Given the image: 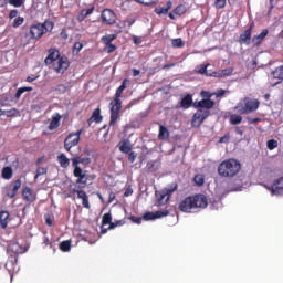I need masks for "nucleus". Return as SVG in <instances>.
<instances>
[{
  "label": "nucleus",
  "mask_w": 283,
  "mask_h": 283,
  "mask_svg": "<svg viewBox=\"0 0 283 283\" xmlns=\"http://www.w3.org/2000/svg\"><path fill=\"white\" fill-rule=\"evenodd\" d=\"M226 7H227V0H216L214 1V8H217V10H222Z\"/></svg>",
  "instance_id": "obj_40"
},
{
  "label": "nucleus",
  "mask_w": 283,
  "mask_h": 283,
  "mask_svg": "<svg viewBox=\"0 0 283 283\" xmlns=\"http://www.w3.org/2000/svg\"><path fill=\"white\" fill-rule=\"evenodd\" d=\"M169 216V210H158L156 212H146L143 216L144 220H158L159 218H165Z\"/></svg>",
  "instance_id": "obj_15"
},
{
  "label": "nucleus",
  "mask_w": 283,
  "mask_h": 283,
  "mask_svg": "<svg viewBox=\"0 0 283 283\" xmlns=\"http://www.w3.org/2000/svg\"><path fill=\"white\" fill-rule=\"evenodd\" d=\"M242 123V116L238 114H233L230 116V124L231 125H240Z\"/></svg>",
  "instance_id": "obj_36"
},
{
  "label": "nucleus",
  "mask_w": 283,
  "mask_h": 283,
  "mask_svg": "<svg viewBox=\"0 0 283 283\" xmlns=\"http://www.w3.org/2000/svg\"><path fill=\"white\" fill-rule=\"evenodd\" d=\"M174 191H178L177 182H172L167 188H164L160 191H156L158 206L163 207V205H167V202H169V198H171Z\"/></svg>",
  "instance_id": "obj_8"
},
{
  "label": "nucleus",
  "mask_w": 283,
  "mask_h": 283,
  "mask_svg": "<svg viewBox=\"0 0 283 283\" xmlns=\"http://www.w3.org/2000/svg\"><path fill=\"white\" fill-rule=\"evenodd\" d=\"M25 19L23 17H18L13 21V28H19L20 25H23Z\"/></svg>",
  "instance_id": "obj_41"
},
{
  "label": "nucleus",
  "mask_w": 283,
  "mask_h": 283,
  "mask_svg": "<svg viewBox=\"0 0 283 283\" xmlns=\"http://www.w3.org/2000/svg\"><path fill=\"white\" fill-rule=\"evenodd\" d=\"M127 85H129V80L124 78L120 86L115 92L114 99L109 103L111 127H114V125H116V123L118 122V118H120V109H123V101H120V96H123V93L125 92V90H127Z\"/></svg>",
  "instance_id": "obj_2"
},
{
  "label": "nucleus",
  "mask_w": 283,
  "mask_h": 283,
  "mask_svg": "<svg viewBox=\"0 0 283 283\" xmlns=\"http://www.w3.org/2000/svg\"><path fill=\"white\" fill-rule=\"evenodd\" d=\"M33 90L34 88L32 86H22V87L18 88L14 94V101H20L21 96H23V94H25V92H33Z\"/></svg>",
  "instance_id": "obj_28"
},
{
  "label": "nucleus",
  "mask_w": 283,
  "mask_h": 283,
  "mask_svg": "<svg viewBox=\"0 0 283 283\" xmlns=\"http://www.w3.org/2000/svg\"><path fill=\"white\" fill-rule=\"evenodd\" d=\"M45 65H52L54 72L57 74H65L70 67V61L66 56H61V51L50 49L49 55L44 60Z\"/></svg>",
  "instance_id": "obj_3"
},
{
  "label": "nucleus",
  "mask_w": 283,
  "mask_h": 283,
  "mask_svg": "<svg viewBox=\"0 0 283 283\" xmlns=\"http://www.w3.org/2000/svg\"><path fill=\"white\" fill-rule=\"evenodd\" d=\"M22 198L25 202H29V205H32L36 200V195L30 187H24L22 189Z\"/></svg>",
  "instance_id": "obj_16"
},
{
  "label": "nucleus",
  "mask_w": 283,
  "mask_h": 283,
  "mask_svg": "<svg viewBox=\"0 0 283 283\" xmlns=\"http://www.w3.org/2000/svg\"><path fill=\"white\" fill-rule=\"evenodd\" d=\"M18 14H19V11L17 9H13L9 13V19H15V17H18Z\"/></svg>",
  "instance_id": "obj_55"
},
{
  "label": "nucleus",
  "mask_w": 283,
  "mask_h": 283,
  "mask_svg": "<svg viewBox=\"0 0 283 283\" xmlns=\"http://www.w3.org/2000/svg\"><path fill=\"white\" fill-rule=\"evenodd\" d=\"M270 85L275 87V85H280L283 81V65L276 67L274 71L271 72L269 76Z\"/></svg>",
  "instance_id": "obj_12"
},
{
  "label": "nucleus",
  "mask_w": 283,
  "mask_h": 283,
  "mask_svg": "<svg viewBox=\"0 0 283 283\" xmlns=\"http://www.w3.org/2000/svg\"><path fill=\"white\" fill-rule=\"evenodd\" d=\"M269 36V29H263L260 34L254 35L252 38V43L255 48H260L262 45V41Z\"/></svg>",
  "instance_id": "obj_18"
},
{
  "label": "nucleus",
  "mask_w": 283,
  "mask_h": 283,
  "mask_svg": "<svg viewBox=\"0 0 283 283\" xmlns=\"http://www.w3.org/2000/svg\"><path fill=\"white\" fill-rule=\"evenodd\" d=\"M123 224H125V220H117L108 226V230L116 229V227H123Z\"/></svg>",
  "instance_id": "obj_44"
},
{
  "label": "nucleus",
  "mask_w": 283,
  "mask_h": 283,
  "mask_svg": "<svg viewBox=\"0 0 283 283\" xmlns=\"http://www.w3.org/2000/svg\"><path fill=\"white\" fill-rule=\"evenodd\" d=\"M71 163L73 168L81 167L78 165H83V167H90V165H92V158L76 156L71 158Z\"/></svg>",
  "instance_id": "obj_14"
},
{
  "label": "nucleus",
  "mask_w": 283,
  "mask_h": 283,
  "mask_svg": "<svg viewBox=\"0 0 283 283\" xmlns=\"http://www.w3.org/2000/svg\"><path fill=\"white\" fill-rule=\"evenodd\" d=\"M55 90L61 94H65V92H67V86H65L64 84H59Z\"/></svg>",
  "instance_id": "obj_50"
},
{
  "label": "nucleus",
  "mask_w": 283,
  "mask_h": 283,
  "mask_svg": "<svg viewBox=\"0 0 283 283\" xmlns=\"http://www.w3.org/2000/svg\"><path fill=\"white\" fill-rule=\"evenodd\" d=\"M1 176L4 180L12 179V176H13L12 167L7 166V167L2 168Z\"/></svg>",
  "instance_id": "obj_32"
},
{
  "label": "nucleus",
  "mask_w": 283,
  "mask_h": 283,
  "mask_svg": "<svg viewBox=\"0 0 283 283\" xmlns=\"http://www.w3.org/2000/svg\"><path fill=\"white\" fill-rule=\"evenodd\" d=\"M54 30V22L44 21L43 23L32 24L29 29V36L33 41H39L46 32H52Z\"/></svg>",
  "instance_id": "obj_6"
},
{
  "label": "nucleus",
  "mask_w": 283,
  "mask_h": 283,
  "mask_svg": "<svg viewBox=\"0 0 283 283\" xmlns=\"http://www.w3.org/2000/svg\"><path fill=\"white\" fill-rule=\"evenodd\" d=\"M42 160H45V156H41V157H39V158L36 159V161H35L36 167H39V165H41V161H42Z\"/></svg>",
  "instance_id": "obj_61"
},
{
  "label": "nucleus",
  "mask_w": 283,
  "mask_h": 283,
  "mask_svg": "<svg viewBox=\"0 0 283 283\" xmlns=\"http://www.w3.org/2000/svg\"><path fill=\"white\" fill-rule=\"evenodd\" d=\"M73 176L74 178H77L75 184L81 185L80 186L81 189L87 187V180H90V177L87 176V174H85L83 168L81 167L73 168Z\"/></svg>",
  "instance_id": "obj_10"
},
{
  "label": "nucleus",
  "mask_w": 283,
  "mask_h": 283,
  "mask_svg": "<svg viewBox=\"0 0 283 283\" xmlns=\"http://www.w3.org/2000/svg\"><path fill=\"white\" fill-rule=\"evenodd\" d=\"M114 200H116V195L114 191H111L108 195V202H114Z\"/></svg>",
  "instance_id": "obj_56"
},
{
  "label": "nucleus",
  "mask_w": 283,
  "mask_h": 283,
  "mask_svg": "<svg viewBox=\"0 0 283 283\" xmlns=\"http://www.w3.org/2000/svg\"><path fill=\"white\" fill-rule=\"evenodd\" d=\"M168 138H169V129H167L164 125H160L158 140H167Z\"/></svg>",
  "instance_id": "obj_30"
},
{
  "label": "nucleus",
  "mask_w": 283,
  "mask_h": 283,
  "mask_svg": "<svg viewBox=\"0 0 283 283\" xmlns=\"http://www.w3.org/2000/svg\"><path fill=\"white\" fill-rule=\"evenodd\" d=\"M243 103H239L235 106L238 114H251L252 112H256L260 107V101L251 99L250 97H245Z\"/></svg>",
  "instance_id": "obj_7"
},
{
  "label": "nucleus",
  "mask_w": 283,
  "mask_h": 283,
  "mask_svg": "<svg viewBox=\"0 0 283 283\" xmlns=\"http://www.w3.org/2000/svg\"><path fill=\"white\" fill-rule=\"evenodd\" d=\"M253 28H255V23L252 22L245 31L250 32V34H253Z\"/></svg>",
  "instance_id": "obj_60"
},
{
  "label": "nucleus",
  "mask_w": 283,
  "mask_h": 283,
  "mask_svg": "<svg viewBox=\"0 0 283 283\" xmlns=\"http://www.w3.org/2000/svg\"><path fill=\"white\" fill-rule=\"evenodd\" d=\"M23 0H9V4L13 6V8H21L23 6Z\"/></svg>",
  "instance_id": "obj_46"
},
{
  "label": "nucleus",
  "mask_w": 283,
  "mask_h": 283,
  "mask_svg": "<svg viewBox=\"0 0 283 283\" xmlns=\"http://www.w3.org/2000/svg\"><path fill=\"white\" fill-rule=\"evenodd\" d=\"M184 45L182 39L177 38L172 40V48H184Z\"/></svg>",
  "instance_id": "obj_45"
},
{
  "label": "nucleus",
  "mask_w": 283,
  "mask_h": 283,
  "mask_svg": "<svg viewBox=\"0 0 283 283\" xmlns=\"http://www.w3.org/2000/svg\"><path fill=\"white\" fill-rule=\"evenodd\" d=\"M102 224L103 227H105V224H109V227L112 226V213L107 212L103 216Z\"/></svg>",
  "instance_id": "obj_37"
},
{
  "label": "nucleus",
  "mask_w": 283,
  "mask_h": 283,
  "mask_svg": "<svg viewBox=\"0 0 283 283\" xmlns=\"http://www.w3.org/2000/svg\"><path fill=\"white\" fill-rule=\"evenodd\" d=\"M209 206V200L205 195H195L190 197H186L179 203V210L184 213H191L193 209H207Z\"/></svg>",
  "instance_id": "obj_4"
},
{
  "label": "nucleus",
  "mask_w": 283,
  "mask_h": 283,
  "mask_svg": "<svg viewBox=\"0 0 283 283\" xmlns=\"http://www.w3.org/2000/svg\"><path fill=\"white\" fill-rule=\"evenodd\" d=\"M171 67H176V63H169V64H165L161 69L164 70H169Z\"/></svg>",
  "instance_id": "obj_59"
},
{
  "label": "nucleus",
  "mask_w": 283,
  "mask_h": 283,
  "mask_svg": "<svg viewBox=\"0 0 283 283\" xmlns=\"http://www.w3.org/2000/svg\"><path fill=\"white\" fill-rule=\"evenodd\" d=\"M217 171L221 178H235L242 171V164L238 159H226L219 164Z\"/></svg>",
  "instance_id": "obj_5"
},
{
  "label": "nucleus",
  "mask_w": 283,
  "mask_h": 283,
  "mask_svg": "<svg viewBox=\"0 0 283 283\" xmlns=\"http://www.w3.org/2000/svg\"><path fill=\"white\" fill-rule=\"evenodd\" d=\"M93 123H103V116L101 115V108H95L91 118L88 119V125Z\"/></svg>",
  "instance_id": "obj_25"
},
{
  "label": "nucleus",
  "mask_w": 283,
  "mask_h": 283,
  "mask_svg": "<svg viewBox=\"0 0 283 283\" xmlns=\"http://www.w3.org/2000/svg\"><path fill=\"white\" fill-rule=\"evenodd\" d=\"M229 138H231V135L227 133L223 137L219 138L220 144L229 143Z\"/></svg>",
  "instance_id": "obj_51"
},
{
  "label": "nucleus",
  "mask_w": 283,
  "mask_h": 283,
  "mask_svg": "<svg viewBox=\"0 0 283 283\" xmlns=\"http://www.w3.org/2000/svg\"><path fill=\"white\" fill-rule=\"evenodd\" d=\"M137 3H142V6H154L158 0H135Z\"/></svg>",
  "instance_id": "obj_47"
},
{
  "label": "nucleus",
  "mask_w": 283,
  "mask_h": 283,
  "mask_svg": "<svg viewBox=\"0 0 283 283\" xmlns=\"http://www.w3.org/2000/svg\"><path fill=\"white\" fill-rule=\"evenodd\" d=\"M265 189L272 193V196H283V177L274 180L272 185H264Z\"/></svg>",
  "instance_id": "obj_11"
},
{
  "label": "nucleus",
  "mask_w": 283,
  "mask_h": 283,
  "mask_svg": "<svg viewBox=\"0 0 283 283\" xmlns=\"http://www.w3.org/2000/svg\"><path fill=\"white\" fill-rule=\"evenodd\" d=\"M209 64H207V65H202L201 67H200V70H199V74H207V75H209V73H207V66H208Z\"/></svg>",
  "instance_id": "obj_57"
},
{
  "label": "nucleus",
  "mask_w": 283,
  "mask_h": 283,
  "mask_svg": "<svg viewBox=\"0 0 283 283\" xmlns=\"http://www.w3.org/2000/svg\"><path fill=\"white\" fill-rule=\"evenodd\" d=\"M81 134H83V130H77L76 133H71L67 135V137L64 139V149L70 154L72 151V147H76L78 143H81Z\"/></svg>",
  "instance_id": "obj_9"
},
{
  "label": "nucleus",
  "mask_w": 283,
  "mask_h": 283,
  "mask_svg": "<svg viewBox=\"0 0 283 283\" xmlns=\"http://www.w3.org/2000/svg\"><path fill=\"white\" fill-rule=\"evenodd\" d=\"M133 42L135 43V45H140V43H143V40H140V38L138 36H133Z\"/></svg>",
  "instance_id": "obj_58"
},
{
  "label": "nucleus",
  "mask_w": 283,
  "mask_h": 283,
  "mask_svg": "<svg viewBox=\"0 0 283 283\" xmlns=\"http://www.w3.org/2000/svg\"><path fill=\"white\" fill-rule=\"evenodd\" d=\"M133 76H140V70L134 69Z\"/></svg>",
  "instance_id": "obj_64"
},
{
  "label": "nucleus",
  "mask_w": 283,
  "mask_h": 283,
  "mask_svg": "<svg viewBox=\"0 0 283 283\" xmlns=\"http://www.w3.org/2000/svg\"><path fill=\"white\" fill-rule=\"evenodd\" d=\"M61 118H63V116H61V114L59 113L52 116V120L49 125L50 132H54V129H59V127L61 126Z\"/></svg>",
  "instance_id": "obj_19"
},
{
  "label": "nucleus",
  "mask_w": 283,
  "mask_h": 283,
  "mask_svg": "<svg viewBox=\"0 0 283 283\" xmlns=\"http://www.w3.org/2000/svg\"><path fill=\"white\" fill-rule=\"evenodd\" d=\"M72 193H77V198L82 200V205L85 209H90V197L87 196V192L85 190H77L74 188L72 190Z\"/></svg>",
  "instance_id": "obj_17"
},
{
  "label": "nucleus",
  "mask_w": 283,
  "mask_h": 283,
  "mask_svg": "<svg viewBox=\"0 0 283 283\" xmlns=\"http://www.w3.org/2000/svg\"><path fill=\"white\" fill-rule=\"evenodd\" d=\"M193 105V97L190 94L184 96L180 101L179 107L182 109H189Z\"/></svg>",
  "instance_id": "obj_20"
},
{
  "label": "nucleus",
  "mask_w": 283,
  "mask_h": 283,
  "mask_svg": "<svg viewBox=\"0 0 283 283\" xmlns=\"http://www.w3.org/2000/svg\"><path fill=\"white\" fill-rule=\"evenodd\" d=\"M118 147L122 154H129L132 151V143L129 142V139H122L118 143Z\"/></svg>",
  "instance_id": "obj_22"
},
{
  "label": "nucleus",
  "mask_w": 283,
  "mask_h": 283,
  "mask_svg": "<svg viewBox=\"0 0 283 283\" xmlns=\"http://www.w3.org/2000/svg\"><path fill=\"white\" fill-rule=\"evenodd\" d=\"M266 147L270 151H273V149H277V140H275V139L268 140Z\"/></svg>",
  "instance_id": "obj_38"
},
{
  "label": "nucleus",
  "mask_w": 283,
  "mask_h": 283,
  "mask_svg": "<svg viewBox=\"0 0 283 283\" xmlns=\"http://www.w3.org/2000/svg\"><path fill=\"white\" fill-rule=\"evenodd\" d=\"M187 13V7H185V4H178L175 9H174V14H176L177 17H182V14Z\"/></svg>",
  "instance_id": "obj_33"
},
{
  "label": "nucleus",
  "mask_w": 283,
  "mask_h": 283,
  "mask_svg": "<svg viewBox=\"0 0 283 283\" xmlns=\"http://www.w3.org/2000/svg\"><path fill=\"white\" fill-rule=\"evenodd\" d=\"M86 14L90 17V14H94V7L90 9H85Z\"/></svg>",
  "instance_id": "obj_62"
},
{
  "label": "nucleus",
  "mask_w": 283,
  "mask_h": 283,
  "mask_svg": "<svg viewBox=\"0 0 283 283\" xmlns=\"http://www.w3.org/2000/svg\"><path fill=\"white\" fill-rule=\"evenodd\" d=\"M261 120H262V119L259 118V117H255V118L249 117V118H248V123H249L250 125H255V123H260Z\"/></svg>",
  "instance_id": "obj_54"
},
{
  "label": "nucleus",
  "mask_w": 283,
  "mask_h": 283,
  "mask_svg": "<svg viewBox=\"0 0 283 283\" xmlns=\"http://www.w3.org/2000/svg\"><path fill=\"white\" fill-rule=\"evenodd\" d=\"M102 17V23L104 25H114L116 23V13L112 11V9H104L101 13Z\"/></svg>",
  "instance_id": "obj_13"
},
{
  "label": "nucleus",
  "mask_w": 283,
  "mask_h": 283,
  "mask_svg": "<svg viewBox=\"0 0 283 283\" xmlns=\"http://www.w3.org/2000/svg\"><path fill=\"white\" fill-rule=\"evenodd\" d=\"M60 249H61L64 253H67V251H71V249H72V241H70V240L62 241V242L60 243Z\"/></svg>",
  "instance_id": "obj_34"
},
{
  "label": "nucleus",
  "mask_w": 283,
  "mask_h": 283,
  "mask_svg": "<svg viewBox=\"0 0 283 283\" xmlns=\"http://www.w3.org/2000/svg\"><path fill=\"white\" fill-rule=\"evenodd\" d=\"M129 220H130L132 222H134V224H142V223H143V218H140V217L130 216V217H129Z\"/></svg>",
  "instance_id": "obj_49"
},
{
  "label": "nucleus",
  "mask_w": 283,
  "mask_h": 283,
  "mask_svg": "<svg viewBox=\"0 0 283 283\" xmlns=\"http://www.w3.org/2000/svg\"><path fill=\"white\" fill-rule=\"evenodd\" d=\"M70 160L72 159L67 158V155H65L64 153L57 156V163L60 167H62V169H67V167H70Z\"/></svg>",
  "instance_id": "obj_26"
},
{
  "label": "nucleus",
  "mask_w": 283,
  "mask_h": 283,
  "mask_svg": "<svg viewBox=\"0 0 283 283\" xmlns=\"http://www.w3.org/2000/svg\"><path fill=\"white\" fill-rule=\"evenodd\" d=\"M115 39H116V34H108V35L102 36L101 41L102 43H104V45H109L112 41H115Z\"/></svg>",
  "instance_id": "obj_35"
},
{
  "label": "nucleus",
  "mask_w": 283,
  "mask_h": 283,
  "mask_svg": "<svg viewBox=\"0 0 283 283\" xmlns=\"http://www.w3.org/2000/svg\"><path fill=\"white\" fill-rule=\"evenodd\" d=\"M8 251H11V253H15L19 255L20 253H23V248L19 245L18 242H10L8 245Z\"/></svg>",
  "instance_id": "obj_29"
},
{
  "label": "nucleus",
  "mask_w": 283,
  "mask_h": 283,
  "mask_svg": "<svg viewBox=\"0 0 283 283\" xmlns=\"http://www.w3.org/2000/svg\"><path fill=\"white\" fill-rule=\"evenodd\" d=\"M21 179H17L15 181H13V188L11 189V191L7 192L8 198H17V193H19V189H21Z\"/></svg>",
  "instance_id": "obj_23"
},
{
  "label": "nucleus",
  "mask_w": 283,
  "mask_h": 283,
  "mask_svg": "<svg viewBox=\"0 0 283 283\" xmlns=\"http://www.w3.org/2000/svg\"><path fill=\"white\" fill-rule=\"evenodd\" d=\"M128 160L129 163H136V153L134 151L128 153Z\"/></svg>",
  "instance_id": "obj_53"
},
{
  "label": "nucleus",
  "mask_w": 283,
  "mask_h": 283,
  "mask_svg": "<svg viewBox=\"0 0 283 283\" xmlns=\"http://www.w3.org/2000/svg\"><path fill=\"white\" fill-rule=\"evenodd\" d=\"M36 78V76L32 77V76H28L25 82L27 83H34V80Z\"/></svg>",
  "instance_id": "obj_63"
},
{
  "label": "nucleus",
  "mask_w": 283,
  "mask_h": 283,
  "mask_svg": "<svg viewBox=\"0 0 283 283\" xmlns=\"http://www.w3.org/2000/svg\"><path fill=\"white\" fill-rule=\"evenodd\" d=\"M83 50V43L75 42L73 45V54H78Z\"/></svg>",
  "instance_id": "obj_43"
},
{
  "label": "nucleus",
  "mask_w": 283,
  "mask_h": 283,
  "mask_svg": "<svg viewBox=\"0 0 283 283\" xmlns=\"http://www.w3.org/2000/svg\"><path fill=\"white\" fill-rule=\"evenodd\" d=\"M45 174H48V168L38 166L36 174H35V180H36V178H39V176H45Z\"/></svg>",
  "instance_id": "obj_42"
},
{
  "label": "nucleus",
  "mask_w": 283,
  "mask_h": 283,
  "mask_svg": "<svg viewBox=\"0 0 283 283\" xmlns=\"http://www.w3.org/2000/svg\"><path fill=\"white\" fill-rule=\"evenodd\" d=\"M193 180L198 185V187H202V185H205V176L203 175H196Z\"/></svg>",
  "instance_id": "obj_39"
},
{
  "label": "nucleus",
  "mask_w": 283,
  "mask_h": 283,
  "mask_svg": "<svg viewBox=\"0 0 283 283\" xmlns=\"http://www.w3.org/2000/svg\"><path fill=\"white\" fill-rule=\"evenodd\" d=\"M106 50L108 54H112V52H116V46L114 44H106Z\"/></svg>",
  "instance_id": "obj_52"
},
{
  "label": "nucleus",
  "mask_w": 283,
  "mask_h": 283,
  "mask_svg": "<svg viewBox=\"0 0 283 283\" xmlns=\"http://www.w3.org/2000/svg\"><path fill=\"white\" fill-rule=\"evenodd\" d=\"M251 36L252 33H250V31H244L243 33H241L239 36L240 45H251Z\"/></svg>",
  "instance_id": "obj_24"
},
{
  "label": "nucleus",
  "mask_w": 283,
  "mask_h": 283,
  "mask_svg": "<svg viewBox=\"0 0 283 283\" xmlns=\"http://www.w3.org/2000/svg\"><path fill=\"white\" fill-rule=\"evenodd\" d=\"M231 74H233V69H224L221 71V73L219 74V76H231Z\"/></svg>",
  "instance_id": "obj_48"
},
{
  "label": "nucleus",
  "mask_w": 283,
  "mask_h": 283,
  "mask_svg": "<svg viewBox=\"0 0 283 283\" xmlns=\"http://www.w3.org/2000/svg\"><path fill=\"white\" fill-rule=\"evenodd\" d=\"M10 222V212L8 210L0 211V226L2 229H8Z\"/></svg>",
  "instance_id": "obj_21"
},
{
  "label": "nucleus",
  "mask_w": 283,
  "mask_h": 283,
  "mask_svg": "<svg viewBox=\"0 0 283 283\" xmlns=\"http://www.w3.org/2000/svg\"><path fill=\"white\" fill-rule=\"evenodd\" d=\"M4 116L7 118H18L19 116H21V112L18 108L7 109L4 111Z\"/></svg>",
  "instance_id": "obj_31"
},
{
  "label": "nucleus",
  "mask_w": 283,
  "mask_h": 283,
  "mask_svg": "<svg viewBox=\"0 0 283 283\" xmlns=\"http://www.w3.org/2000/svg\"><path fill=\"white\" fill-rule=\"evenodd\" d=\"M216 106V102L211 98L201 99L198 103H193L192 107L198 109L192 116L191 125L192 127H200L209 116H211V112L209 109H213Z\"/></svg>",
  "instance_id": "obj_1"
},
{
  "label": "nucleus",
  "mask_w": 283,
  "mask_h": 283,
  "mask_svg": "<svg viewBox=\"0 0 283 283\" xmlns=\"http://www.w3.org/2000/svg\"><path fill=\"white\" fill-rule=\"evenodd\" d=\"M171 7L172 2L168 1L165 6L155 8V13L159 15L167 14L171 10Z\"/></svg>",
  "instance_id": "obj_27"
}]
</instances>
